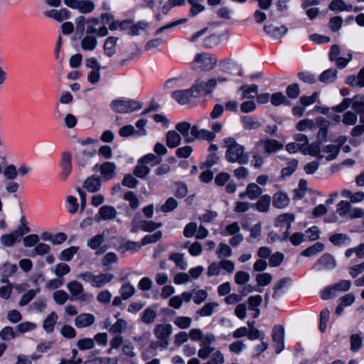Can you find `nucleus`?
<instances>
[{
    "instance_id": "f257e3e1",
    "label": "nucleus",
    "mask_w": 364,
    "mask_h": 364,
    "mask_svg": "<svg viewBox=\"0 0 364 364\" xmlns=\"http://www.w3.org/2000/svg\"><path fill=\"white\" fill-rule=\"evenodd\" d=\"M226 148L225 159L230 163H238L247 164L249 162V156L245 152V147L235 140L233 137H227L223 140Z\"/></svg>"
},
{
    "instance_id": "f03ea898",
    "label": "nucleus",
    "mask_w": 364,
    "mask_h": 364,
    "mask_svg": "<svg viewBox=\"0 0 364 364\" xmlns=\"http://www.w3.org/2000/svg\"><path fill=\"white\" fill-rule=\"evenodd\" d=\"M78 277L90 284L92 287L100 289L110 283L114 276L112 273H100L95 274L92 272H85L80 274Z\"/></svg>"
},
{
    "instance_id": "7ed1b4c3",
    "label": "nucleus",
    "mask_w": 364,
    "mask_h": 364,
    "mask_svg": "<svg viewBox=\"0 0 364 364\" xmlns=\"http://www.w3.org/2000/svg\"><path fill=\"white\" fill-rule=\"evenodd\" d=\"M67 289L73 301H78L82 304H89L93 300V295L91 293L85 292L82 284L77 281L74 280L68 282Z\"/></svg>"
},
{
    "instance_id": "20e7f679",
    "label": "nucleus",
    "mask_w": 364,
    "mask_h": 364,
    "mask_svg": "<svg viewBox=\"0 0 364 364\" xmlns=\"http://www.w3.org/2000/svg\"><path fill=\"white\" fill-rule=\"evenodd\" d=\"M143 103L134 100L116 99L111 102V109L117 113H132L140 109Z\"/></svg>"
},
{
    "instance_id": "39448f33",
    "label": "nucleus",
    "mask_w": 364,
    "mask_h": 364,
    "mask_svg": "<svg viewBox=\"0 0 364 364\" xmlns=\"http://www.w3.org/2000/svg\"><path fill=\"white\" fill-rule=\"evenodd\" d=\"M283 147L282 143L267 137L259 140L255 144V149L260 148L267 155L277 153L282 150Z\"/></svg>"
},
{
    "instance_id": "423d86ee",
    "label": "nucleus",
    "mask_w": 364,
    "mask_h": 364,
    "mask_svg": "<svg viewBox=\"0 0 364 364\" xmlns=\"http://www.w3.org/2000/svg\"><path fill=\"white\" fill-rule=\"evenodd\" d=\"M173 327L170 323L157 324L154 329V333L156 338L161 341V346L166 348L168 345V339L171 335Z\"/></svg>"
},
{
    "instance_id": "0eeeda50",
    "label": "nucleus",
    "mask_w": 364,
    "mask_h": 364,
    "mask_svg": "<svg viewBox=\"0 0 364 364\" xmlns=\"http://www.w3.org/2000/svg\"><path fill=\"white\" fill-rule=\"evenodd\" d=\"M215 341V336L213 333H207L205 338L200 343V348L198 350V357L203 360H205L214 351V347L210 345Z\"/></svg>"
},
{
    "instance_id": "6e6552de",
    "label": "nucleus",
    "mask_w": 364,
    "mask_h": 364,
    "mask_svg": "<svg viewBox=\"0 0 364 364\" xmlns=\"http://www.w3.org/2000/svg\"><path fill=\"white\" fill-rule=\"evenodd\" d=\"M216 87V80L214 78L208 79L207 81L198 80L193 85V90L196 92V95L199 97L202 92L209 95L210 94Z\"/></svg>"
},
{
    "instance_id": "1a4fd4ad",
    "label": "nucleus",
    "mask_w": 364,
    "mask_h": 364,
    "mask_svg": "<svg viewBox=\"0 0 364 364\" xmlns=\"http://www.w3.org/2000/svg\"><path fill=\"white\" fill-rule=\"evenodd\" d=\"M194 62L199 65L202 70H210L217 64V59L207 53H198L195 56Z\"/></svg>"
},
{
    "instance_id": "9d476101",
    "label": "nucleus",
    "mask_w": 364,
    "mask_h": 364,
    "mask_svg": "<svg viewBox=\"0 0 364 364\" xmlns=\"http://www.w3.org/2000/svg\"><path fill=\"white\" fill-rule=\"evenodd\" d=\"M105 241V234L103 232L93 236L87 241V245L92 250H96V254L100 255L103 254L107 250V245L101 246Z\"/></svg>"
},
{
    "instance_id": "9b49d317",
    "label": "nucleus",
    "mask_w": 364,
    "mask_h": 364,
    "mask_svg": "<svg viewBox=\"0 0 364 364\" xmlns=\"http://www.w3.org/2000/svg\"><path fill=\"white\" fill-rule=\"evenodd\" d=\"M193 86L190 89L180 90L172 93V97L180 105L188 104L191 97H197Z\"/></svg>"
},
{
    "instance_id": "f8f14e48",
    "label": "nucleus",
    "mask_w": 364,
    "mask_h": 364,
    "mask_svg": "<svg viewBox=\"0 0 364 364\" xmlns=\"http://www.w3.org/2000/svg\"><path fill=\"white\" fill-rule=\"evenodd\" d=\"M284 329L281 325H277L274 327L272 339L275 343L276 353H279L284 349Z\"/></svg>"
},
{
    "instance_id": "ddd939ff",
    "label": "nucleus",
    "mask_w": 364,
    "mask_h": 364,
    "mask_svg": "<svg viewBox=\"0 0 364 364\" xmlns=\"http://www.w3.org/2000/svg\"><path fill=\"white\" fill-rule=\"evenodd\" d=\"M117 210L111 205H103L98 211L96 215V219L97 221L101 220H112L117 218Z\"/></svg>"
},
{
    "instance_id": "4468645a",
    "label": "nucleus",
    "mask_w": 364,
    "mask_h": 364,
    "mask_svg": "<svg viewBox=\"0 0 364 364\" xmlns=\"http://www.w3.org/2000/svg\"><path fill=\"white\" fill-rule=\"evenodd\" d=\"M290 199L288 195L282 191L275 193L272 196V205L278 209L285 208L289 205Z\"/></svg>"
},
{
    "instance_id": "2eb2a0df",
    "label": "nucleus",
    "mask_w": 364,
    "mask_h": 364,
    "mask_svg": "<svg viewBox=\"0 0 364 364\" xmlns=\"http://www.w3.org/2000/svg\"><path fill=\"white\" fill-rule=\"evenodd\" d=\"M23 234V232L21 230H15L9 234L3 235L0 237V242L4 247H11L20 241V237Z\"/></svg>"
},
{
    "instance_id": "dca6fc26",
    "label": "nucleus",
    "mask_w": 364,
    "mask_h": 364,
    "mask_svg": "<svg viewBox=\"0 0 364 364\" xmlns=\"http://www.w3.org/2000/svg\"><path fill=\"white\" fill-rule=\"evenodd\" d=\"M95 321V317L92 314L83 313L77 316L75 319L76 327L82 328L92 326Z\"/></svg>"
},
{
    "instance_id": "f3484780",
    "label": "nucleus",
    "mask_w": 364,
    "mask_h": 364,
    "mask_svg": "<svg viewBox=\"0 0 364 364\" xmlns=\"http://www.w3.org/2000/svg\"><path fill=\"white\" fill-rule=\"evenodd\" d=\"M192 127L191 124L186 122H180L176 126V129L183 136L186 143L194 141V136L191 134Z\"/></svg>"
},
{
    "instance_id": "a211bd4d",
    "label": "nucleus",
    "mask_w": 364,
    "mask_h": 364,
    "mask_svg": "<svg viewBox=\"0 0 364 364\" xmlns=\"http://www.w3.org/2000/svg\"><path fill=\"white\" fill-rule=\"evenodd\" d=\"M118 38L108 37L103 45L104 54L108 58H112L117 53V44Z\"/></svg>"
},
{
    "instance_id": "6ab92c4d",
    "label": "nucleus",
    "mask_w": 364,
    "mask_h": 364,
    "mask_svg": "<svg viewBox=\"0 0 364 364\" xmlns=\"http://www.w3.org/2000/svg\"><path fill=\"white\" fill-rule=\"evenodd\" d=\"M264 30L269 36L274 38L283 37L288 31V28L285 26H276L273 24L265 25Z\"/></svg>"
},
{
    "instance_id": "aec40b11",
    "label": "nucleus",
    "mask_w": 364,
    "mask_h": 364,
    "mask_svg": "<svg viewBox=\"0 0 364 364\" xmlns=\"http://www.w3.org/2000/svg\"><path fill=\"white\" fill-rule=\"evenodd\" d=\"M191 134L196 139H202L207 141H213L215 138V134L207 129H199L197 126H193L191 129Z\"/></svg>"
},
{
    "instance_id": "412c9836",
    "label": "nucleus",
    "mask_w": 364,
    "mask_h": 364,
    "mask_svg": "<svg viewBox=\"0 0 364 364\" xmlns=\"http://www.w3.org/2000/svg\"><path fill=\"white\" fill-rule=\"evenodd\" d=\"M340 147L335 144H328L323 147L320 159L325 158L327 161L334 160L338 155Z\"/></svg>"
},
{
    "instance_id": "4be33fe9",
    "label": "nucleus",
    "mask_w": 364,
    "mask_h": 364,
    "mask_svg": "<svg viewBox=\"0 0 364 364\" xmlns=\"http://www.w3.org/2000/svg\"><path fill=\"white\" fill-rule=\"evenodd\" d=\"M242 128L247 131L256 130L262 127V123L252 117L245 115L240 117Z\"/></svg>"
},
{
    "instance_id": "5701e85b",
    "label": "nucleus",
    "mask_w": 364,
    "mask_h": 364,
    "mask_svg": "<svg viewBox=\"0 0 364 364\" xmlns=\"http://www.w3.org/2000/svg\"><path fill=\"white\" fill-rule=\"evenodd\" d=\"M96 156V150H84L77 158L80 166L85 168L92 164V159Z\"/></svg>"
},
{
    "instance_id": "b1692460",
    "label": "nucleus",
    "mask_w": 364,
    "mask_h": 364,
    "mask_svg": "<svg viewBox=\"0 0 364 364\" xmlns=\"http://www.w3.org/2000/svg\"><path fill=\"white\" fill-rule=\"evenodd\" d=\"M101 179L99 176L88 177L83 183V187L89 192L95 193L101 188Z\"/></svg>"
},
{
    "instance_id": "393cba45",
    "label": "nucleus",
    "mask_w": 364,
    "mask_h": 364,
    "mask_svg": "<svg viewBox=\"0 0 364 364\" xmlns=\"http://www.w3.org/2000/svg\"><path fill=\"white\" fill-rule=\"evenodd\" d=\"M98 41L95 36L92 35H85L81 40V48L83 50L92 51L97 46Z\"/></svg>"
},
{
    "instance_id": "a878e982",
    "label": "nucleus",
    "mask_w": 364,
    "mask_h": 364,
    "mask_svg": "<svg viewBox=\"0 0 364 364\" xmlns=\"http://www.w3.org/2000/svg\"><path fill=\"white\" fill-rule=\"evenodd\" d=\"M295 220V216L292 213H286L279 215L275 220V225L282 227L284 225H287V230L291 228V223Z\"/></svg>"
},
{
    "instance_id": "bb28decb",
    "label": "nucleus",
    "mask_w": 364,
    "mask_h": 364,
    "mask_svg": "<svg viewBox=\"0 0 364 364\" xmlns=\"http://www.w3.org/2000/svg\"><path fill=\"white\" fill-rule=\"evenodd\" d=\"M166 144L169 148H175L178 146L181 141V135L176 131H169L166 136Z\"/></svg>"
},
{
    "instance_id": "cd10ccee",
    "label": "nucleus",
    "mask_w": 364,
    "mask_h": 364,
    "mask_svg": "<svg viewBox=\"0 0 364 364\" xmlns=\"http://www.w3.org/2000/svg\"><path fill=\"white\" fill-rule=\"evenodd\" d=\"M272 198L265 194L261 196L259 200L255 204L257 210L261 213H267L270 207Z\"/></svg>"
},
{
    "instance_id": "c85d7f7f",
    "label": "nucleus",
    "mask_w": 364,
    "mask_h": 364,
    "mask_svg": "<svg viewBox=\"0 0 364 364\" xmlns=\"http://www.w3.org/2000/svg\"><path fill=\"white\" fill-rule=\"evenodd\" d=\"M58 320V316L54 312L52 311L49 314L45 320L43 321V328L47 333H51L54 330V327Z\"/></svg>"
},
{
    "instance_id": "c756f323",
    "label": "nucleus",
    "mask_w": 364,
    "mask_h": 364,
    "mask_svg": "<svg viewBox=\"0 0 364 364\" xmlns=\"http://www.w3.org/2000/svg\"><path fill=\"white\" fill-rule=\"evenodd\" d=\"M242 99H253L258 92V87L256 85H243L240 87Z\"/></svg>"
},
{
    "instance_id": "7c9ffc66",
    "label": "nucleus",
    "mask_w": 364,
    "mask_h": 364,
    "mask_svg": "<svg viewBox=\"0 0 364 364\" xmlns=\"http://www.w3.org/2000/svg\"><path fill=\"white\" fill-rule=\"evenodd\" d=\"M46 15L60 22L64 19H68L69 18V11L65 9H62L60 10L53 9L46 12Z\"/></svg>"
},
{
    "instance_id": "2f4dec72",
    "label": "nucleus",
    "mask_w": 364,
    "mask_h": 364,
    "mask_svg": "<svg viewBox=\"0 0 364 364\" xmlns=\"http://www.w3.org/2000/svg\"><path fill=\"white\" fill-rule=\"evenodd\" d=\"M352 109L359 114L364 111V95H356L352 97Z\"/></svg>"
},
{
    "instance_id": "473e14b6",
    "label": "nucleus",
    "mask_w": 364,
    "mask_h": 364,
    "mask_svg": "<svg viewBox=\"0 0 364 364\" xmlns=\"http://www.w3.org/2000/svg\"><path fill=\"white\" fill-rule=\"evenodd\" d=\"M318 264L325 269H332L336 267V261L330 254H325L319 259Z\"/></svg>"
},
{
    "instance_id": "72a5a7b5",
    "label": "nucleus",
    "mask_w": 364,
    "mask_h": 364,
    "mask_svg": "<svg viewBox=\"0 0 364 364\" xmlns=\"http://www.w3.org/2000/svg\"><path fill=\"white\" fill-rule=\"evenodd\" d=\"M116 165L112 162H105L100 166V171L103 176L109 179L114 176Z\"/></svg>"
},
{
    "instance_id": "f704fd0d",
    "label": "nucleus",
    "mask_w": 364,
    "mask_h": 364,
    "mask_svg": "<svg viewBox=\"0 0 364 364\" xmlns=\"http://www.w3.org/2000/svg\"><path fill=\"white\" fill-rule=\"evenodd\" d=\"M350 350L358 352L363 347V338L360 333H353L350 336Z\"/></svg>"
},
{
    "instance_id": "c9c22d12",
    "label": "nucleus",
    "mask_w": 364,
    "mask_h": 364,
    "mask_svg": "<svg viewBox=\"0 0 364 364\" xmlns=\"http://www.w3.org/2000/svg\"><path fill=\"white\" fill-rule=\"evenodd\" d=\"M135 287L129 282L124 284L119 289L120 295L124 300L131 298L135 294Z\"/></svg>"
},
{
    "instance_id": "e433bc0d",
    "label": "nucleus",
    "mask_w": 364,
    "mask_h": 364,
    "mask_svg": "<svg viewBox=\"0 0 364 364\" xmlns=\"http://www.w3.org/2000/svg\"><path fill=\"white\" fill-rule=\"evenodd\" d=\"M247 198L250 200H255L262 193V189L255 183H249L247 186Z\"/></svg>"
},
{
    "instance_id": "4c0bfd02",
    "label": "nucleus",
    "mask_w": 364,
    "mask_h": 364,
    "mask_svg": "<svg viewBox=\"0 0 364 364\" xmlns=\"http://www.w3.org/2000/svg\"><path fill=\"white\" fill-rule=\"evenodd\" d=\"M218 306V304L216 302H209L205 304L201 309L196 311V314L200 316H210L214 312V309Z\"/></svg>"
},
{
    "instance_id": "58836bf2",
    "label": "nucleus",
    "mask_w": 364,
    "mask_h": 364,
    "mask_svg": "<svg viewBox=\"0 0 364 364\" xmlns=\"http://www.w3.org/2000/svg\"><path fill=\"white\" fill-rule=\"evenodd\" d=\"M316 123L319 127V131L318 132V137L319 139H326L328 132V127L329 126V122L323 117H318L316 118Z\"/></svg>"
},
{
    "instance_id": "ea45409f",
    "label": "nucleus",
    "mask_w": 364,
    "mask_h": 364,
    "mask_svg": "<svg viewBox=\"0 0 364 364\" xmlns=\"http://www.w3.org/2000/svg\"><path fill=\"white\" fill-rule=\"evenodd\" d=\"M95 9V4L90 0H79L76 9L80 13L88 14L92 12Z\"/></svg>"
},
{
    "instance_id": "a19ab883",
    "label": "nucleus",
    "mask_w": 364,
    "mask_h": 364,
    "mask_svg": "<svg viewBox=\"0 0 364 364\" xmlns=\"http://www.w3.org/2000/svg\"><path fill=\"white\" fill-rule=\"evenodd\" d=\"M62 166H63V175L65 177L70 175L71 173V155L68 152L63 154L62 158Z\"/></svg>"
},
{
    "instance_id": "79ce46f5",
    "label": "nucleus",
    "mask_w": 364,
    "mask_h": 364,
    "mask_svg": "<svg viewBox=\"0 0 364 364\" xmlns=\"http://www.w3.org/2000/svg\"><path fill=\"white\" fill-rule=\"evenodd\" d=\"M169 259L174 262L175 264L182 270H184L187 268L188 264L184 260V255L181 253H171L169 255Z\"/></svg>"
},
{
    "instance_id": "37998d69",
    "label": "nucleus",
    "mask_w": 364,
    "mask_h": 364,
    "mask_svg": "<svg viewBox=\"0 0 364 364\" xmlns=\"http://www.w3.org/2000/svg\"><path fill=\"white\" fill-rule=\"evenodd\" d=\"M161 161V159L158 158L156 156H155L154 154H149L145 155L144 156L141 157L138 163L139 164L146 165L151 164V166H156L159 164Z\"/></svg>"
},
{
    "instance_id": "c03bdc74",
    "label": "nucleus",
    "mask_w": 364,
    "mask_h": 364,
    "mask_svg": "<svg viewBox=\"0 0 364 364\" xmlns=\"http://www.w3.org/2000/svg\"><path fill=\"white\" fill-rule=\"evenodd\" d=\"M337 70L335 69H328L324 72H323L320 77L319 80L321 82L323 83H331L334 82L336 79Z\"/></svg>"
},
{
    "instance_id": "a18cd8bd",
    "label": "nucleus",
    "mask_w": 364,
    "mask_h": 364,
    "mask_svg": "<svg viewBox=\"0 0 364 364\" xmlns=\"http://www.w3.org/2000/svg\"><path fill=\"white\" fill-rule=\"evenodd\" d=\"M156 316V311L154 309L147 308L142 314L141 320L146 324H151L155 321Z\"/></svg>"
},
{
    "instance_id": "49530a36",
    "label": "nucleus",
    "mask_w": 364,
    "mask_h": 364,
    "mask_svg": "<svg viewBox=\"0 0 364 364\" xmlns=\"http://www.w3.org/2000/svg\"><path fill=\"white\" fill-rule=\"evenodd\" d=\"M127 327V322L122 318H118L117 321L111 326L109 332L112 334L121 333L126 330Z\"/></svg>"
},
{
    "instance_id": "de8ad7c7",
    "label": "nucleus",
    "mask_w": 364,
    "mask_h": 364,
    "mask_svg": "<svg viewBox=\"0 0 364 364\" xmlns=\"http://www.w3.org/2000/svg\"><path fill=\"white\" fill-rule=\"evenodd\" d=\"M39 288L28 290L21 296L18 302V305L20 306H24L27 305L36 296V295L39 292Z\"/></svg>"
},
{
    "instance_id": "09e8293b",
    "label": "nucleus",
    "mask_w": 364,
    "mask_h": 364,
    "mask_svg": "<svg viewBox=\"0 0 364 364\" xmlns=\"http://www.w3.org/2000/svg\"><path fill=\"white\" fill-rule=\"evenodd\" d=\"M17 271V266L15 264L9 262L0 264V274L2 276H11Z\"/></svg>"
},
{
    "instance_id": "8fccbe9b",
    "label": "nucleus",
    "mask_w": 364,
    "mask_h": 364,
    "mask_svg": "<svg viewBox=\"0 0 364 364\" xmlns=\"http://www.w3.org/2000/svg\"><path fill=\"white\" fill-rule=\"evenodd\" d=\"M324 245L321 242H316L312 246L306 248L301 252L302 256L310 257L323 251Z\"/></svg>"
},
{
    "instance_id": "3c124183",
    "label": "nucleus",
    "mask_w": 364,
    "mask_h": 364,
    "mask_svg": "<svg viewBox=\"0 0 364 364\" xmlns=\"http://www.w3.org/2000/svg\"><path fill=\"white\" fill-rule=\"evenodd\" d=\"M124 199L129 202V206L132 210H136L139 206V200L132 191L127 192L124 196Z\"/></svg>"
},
{
    "instance_id": "603ef678",
    "label": "nucleus",
    "mask_w": 364,
    "mask_h": 364,
    "mask_svg": "<svg viewBox=\"0 0 364 364\" xmlns=\"http://www.w3.org/2000/svg\"><path fill=\"white\" fill-rule=\"evenodd\" d=\"M304 154H309L312 156L320 158L321 155V150L317 144H307L306 147L302 150Z\"/></svg>"
},
{
    "instance_id": "864d4df0",
    "label": "nucleus",
    "mask_w": 364,
    "mask_h": 364,
    "mask_svg": "<svg viewBox=\"0 0 364 364\" xmlns=\"http://www.w3.org/2000/svg\"><path fill=\"white\" fill-rule=\"evenodd\" d=\"M95 346L94 339L90 338H82L77 342V346L81 350L92 349L95 348Z\"/></svg>"
},
{
    "instance_id": "5fc2aeb1",
    "label": "nucleus",
    "mask_w": 364,
    "mask_h": 364,
    "mask_svg": "<svg viewBox=\"0 0 364 364\" xmlns=\"http://www.w3.org/2000/svg\"><path fill=\"white\" fill-rule=\"evenodd\" d=\"M78 247H70L63 250L60 252L59 256V259L63 261H70L73 258V257L77 252Z\"/></svg>"
},
{
    "instance_id": "6e6d98bb",
    "label": "nucleus",
    "mask_w": 364,
    "mask_h": 364,
    "mask_svg": "<svg viewBox=\"0 0 364 364\" xmlns=\"http://www.w3.org/2000/svg\"><path fill=\"white\" fill-rule=\"evenodd\" d=\"M298 166V161L292 159L288 162L287 166L282 170V176L286 178L290 176L296 169Z\"/></svg>"
},
{
    "instance_id": "4d7b16f0",
    "label": "nucleus",
    "mask_w": 364,
    "mask_h": 364,
    "mask_svg": "<svg viewBox=\"0 0 364 364\" xmlns=\"http://www.w3.org/2000/svg\"><path fill=\"white\" fill-rule=\"evenodd\" d=\"M192 318L188 316H178L174 320V324L181 329H186L191 326Z\"/></svg>"
},
{
    "instance_id": "13d9d810",
    "label": "nucleus",
    "mask_w": 364,
    "mask_h": 364,
    "mask_svg": "<svg viewBox=\"0 0 364 364\" xmlns=\"http://www.w3.org/2000/svg\"><path fill=\"white\" fill-rule=\"evenodd\" d=\"M53 299L57 304L63 305L69 299V295L64 290H57L53 294Z\"/></svg>"
},
{
    "instance_id": "bf43d9fd",
    "label": "nucleus",
    "mask_w": 364,
    "mask_h": 364,
    "mask_svg": "<svg viewBox=\"0 0 364 364\" xmlns=\"http://www.w3.org/2000/svg\"><path fill=\"white\" fill-rule=\"evenodd\" d=\"M161 237L162 232L161 231H157L152 235H145L141 240V246H144L150 243L156 242Z\"/></svg>"
},
{
    "instance_id": "052dcab7",
    "label": "nucleus",
    "mask_w": 364,
    "mask_h": 364,
    "mask_svg": "<svg viewBox=\"0 0 364 364\" xmlns=\"http://www.w3.org/2000/svg\"><path fill=\"white\" fill-rule=\"evenodd\" d=\"M118 260L117 255L114 252H108L102 259V264L104 267H106L107 269H110L111 266L117 263Z\"/></svg>"
},
{
    "instance_id": "680f3d73",
    "label": "nucleus",
    "mask_w": 364,
    "mask_h": 364,
    "mask_svg": "<svg viewBox=\"0 0 364 364\" xmlns=\"http://www.w3.org/2000/svg\"><path fill=\"white\" fill-rule=\"evenodd\" d=\"M358 120V114L352 111L346 112L342 119V122L344 124L352 126L356 124Z\"/></svg>"
},
{
    "instance_id": "e2e57ef3",
    "label": "nucleus",
    "mask_w": 364,
    "mask_h": 364,
    "mask_svg": "<svg viewBox=\"0 0 364 364\" xmlns=\"http://www.w3.org/2000/svg\"><path fill=\"white\" fill-rule=\"evenodd\" d=\"M220 36L216 34H213L204 40V46L208 48H214L220 43Z\"/></svg>"
},
{
    "instance_id": "0e129e2a",
    "label": "nucleus",
    "mask_w": 364,
    "mask_h": 364,
    "mask_svg": "<svg viewBox=\"0 0 364 364\" xmlns=\"http://www.w3.org/2000/svg\"><path fill=\"white\" fill-rule=\"evenodd\" d=\"M350 203L346 200H342L337 205L336 211L339 214L340 216H346L349 215V212L350 211Z\"/></svg>"
},
{
    "instance_id": "69168bd1",
    "label": "nucleus",
    "mask_w": 364,
    "mask_h": 364,
    "mask_svg": "<svg viewBox=\"0 0 364 364\" xmlns=\"http://www.w3.org/2000/svg\"><path fill=\"white\" fill-rule=\"evenodd\" d=\"M216 254L219 258L229 257L232 256V251L228 245L220 243L218 246Z\"/></svg>"
},
{
    "instance_id": "338daca9",
    "label": "nucleus",
    "mask_w": 364,
    "mask_h": 364,
    "mask_svg": "<svg viewBox=\"0 0 364 364\" xmlns=\"http://www.w3.org/2000/svg\"><path fill=\"white\" fill-rule=\"evenodd\" d=\"M87 28L85 31V35H92L94 33H97L98 28L97 26L99 25V21L97 18H90L87 21Z\"/></svg>"
},
{
    "instance_id": "774afa93",
    "label": "nucleus",
    "mask_w": 364,
    "mask_h": 364,
    "mask_svg": "<svg viewBox=\"0 0 364 364\" xmlns=\"http://www.w3.org/2000/svg\"><path fill=\"white\" fill-rule=\"evenodd\" d=\"M133 173L136 176L140 178H144L150 173V168L146 165L139 164L134 168Z\"/></svg>"
}]
</instances>
